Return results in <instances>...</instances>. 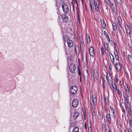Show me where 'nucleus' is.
<instances>
[{"label": "nucleus", "mask_w": 132, "mask_h": 132, "mask_svg": "<svg viewBox=\"0 0 132 132\" xmlns=\"http://www.w3.org/2000/svg\"><path fill=\"white\" fill-rule=\"evenodd\" d=\"M97 102L96 97L95 96L94 98L93 96L92 95V98L90 100V107L92 109V115L94 117L95 114V110L94 109L95 108V105Z\"/></svg>", "instance_id": "f257e3e1"}, {"label": "nucleus", "mask_w": 132, "mask_h": 132, "mask_svg": "<svg viewBox=\"0 0 132 132\" xmlns=\"http://www.w3.org/2000/svg\"><path fill=\"white\" fill-rule=\"evenodd\" d=\"M91 76L93 78L95 81H97L98 78V72L97 70L95 69L92 72H91Z\"/></svg>", "instance_id": "f03ea898"}, {"label": "nucleus", "mask_w": 132, "mask_h": 132, "mask_svg": "<svg viewBox=\"0 0 132 132\" xmlns=\"http://www.w3.org/2000/svg\"><path fill=\"white\" fill-rule=\"evenodd\" d=\"M90 7H93V5H94L95 9L96 11L98 12L99 10V6L95 1L93 0L90 1Z\"/></svg>", "instance_id": "7ed1b4c3"}, {"label": "nucleus", "mask_w": 132, "mask_h": 132, "mask_svg": "<svg viewBox=\"0 0 132 132\" xmlns=\"http://www.w3.org/2000/svg\"><path fill=\"white\" fill-rule=\"evenodd\" d=\"M78 90L77 87L76 86H72L70 89V93L72 95H74L77 92Z\"/></svg>", "instance_id": "20e7f679"}, {"label": "nucleus", "mask_w": 132, "mask_h": 132, "mask_svg": "<svg viewBox=\"0 0 132 132\" xmlns=\"http://www.w3.org/2000/svg\"><path fill=\"white\" fill-rule=\"evenodd\" d=\"M62 7L64 12L67 13L68 12L69 10L68 6L65 4H63L62 6Z\"/></svg>", "instance_id": "39448f33"}, {"label": "nucleus", "mask_w": 132, "mask_h": 132, "mask_svg": "<svg viewBox=\"0 0 132 132\" xmlns=\"http://www.w3.org/2000/svg\"><path fill=\"white\" fill-rule=\"evenodd\" d=\"M89 52L90 56L94 57L95 56V54L94 50V48L92 46H90L89 48Z\"/></svg>", "instance_id": "423d86ee"}, {"label": "nucleus", "mask_w": 132, "mask_h": 132, "mask_svg": "<svg viewBox=\"0 0 132 132\" xmlns=\"http://www.w3.org/2000/svg\"><path fill=\"white\" fill-rule=\"evenodd\" d=\"M76 69V66L75 64H71L70 65L69 69L71 72L72 73H74Z\"/></svg>", "instance_id": "0eeeda50"}, {"label": "nucleus", "mask_w": 132, "mask_h": 132, "mask_svg": "<svg viewBox=\"0 0 132 132\" xmlns=\"http://www.w3.org/2000/svg\"><path fill=\"white\" fill-rule=\"evenodd\" d=\"M61 18L62 19L63 21L65 23L67 22L68 20V18L67 15L65 14H63L61 16Z\"/></svg>", "instance_id": "6e6552de"}, {"label": "nucleus", "mask_w": 132, "mask_h": 132, "mask_svg": "<svg viewBox=\"0 0 132 132\" xmlns=\"http://www.w3.org/2000/svg\"><path fill=\"white\" fill-rule=\"evenodd\" d=\"M78 104V102L77 99H74L72 101V107L74 108L77 107Z\"/></svg>", "instance_id": "1a4fd4ad"}, {"label": "nucleus", "mask_w": 132, "mask_h": 132, "mask_svg": "<svg viewBox=\"0 0 132 132\" xmlns=\"http://www.w3.org/2000/svg\"><path fill=\"white\" fill-rule=\"evenodd\" d=\"M114 66L115 69L118 71H120L121 69V66L120 64L118 62H116Z\"/></svg>", "instance_id": "9d476101"}, {"label": "nucleus", "mask_w": 132, "mask_h": 132, "mask_svg": "<svg viewBox=\"0 0 132 132\" xmlns=\"http://www.w3.org/2000/svg\"><path fill=\"white\" fill-rule=\"evenodd\" d=\"M67 43L68 46L69 47H71L73 46V42L71 40L68 39L67 41Z\"/></svg>", "instance_id": "9b49d317"}, {"label": "nucleus", "mask_w": 132, "mask_h": 132, "mask_svg": "<svg viewBox=\"0 0 132 132\" xmlns=\"http://www.w3.org/2000/svg\"><path fill=\"white\" fill-rule=\"evenodd\" d=\"M118 22L117 23L118 27L120 26V25L122 24V20L120 16H118Z\"/></svg>", "instance_id": "f8f14e48"}, {"label": "nucleus", "mask_w": 132, "mask_h": 132, "mask_svg": "<svg viewBox=\"0 0 132 132\" xmlns=\"http://www.w3.org/2000/svg\"><path fill=\"white\" fill-rule=\"evenodd\" d=\"M84 77V79L86 80H88V71L86 70V71L84 72L83 73Z\"/></svg>", "instance_id": "ddd939ff"}, {"label": "nucleus", "mask_w": 132, "mask_h": 132, "mask_svg": "<svg viewBox=\"0 0 132 132\" xmlns=\"http://www.w3.org/2000/svg\"><path fill=\"white\" fill-rule=\"evenodd\" d=\"M106 118L108 123H110L111 122V118L110 113H107Z\"/></svg>", "instance_id": "4468645a"}, {"label": "nucleus", "mask_w": 132, "mask_h": 132, "mask_svg": "<svg viewBox=\"0 0 132 132\" xmlns=\"http://www.w3.org/2000/svg\"><path fill=\"white\" fill-rule=\"evenodd\" d=\"M63 39L64 42V45L65 44V43L66 41L68 39H69V38L68 36L67 35H63Z\"/></svg>", "instance_id": "2eb2a0df"}, {"label": "nucleus", "mask_w": 132, "mask_h": 132, "mask_svg": "<svg viewBox=\"0 0 132 132\" xmlns=\"http://www.w3.org/2000/svg\"><path fill=\"white\" fill-rule=\"evenodd\" d=\"M121 106L122 108L123 109V112H124V111L125 109L126 110H127L126 107L125 103L123 102L122 103H121Z\"/></svg>", "instance_id": "dca6fc26"}, {"label": "nucleus", "mask_w": 132, "mask_h": 132, "mask_svg": "<svg viewBox=\"0 0 132 132\" xmlns=\"http://www.w3.org/2000/svg\"><path fill=\"white\" fill-rule=\"evenodd\" d=\"M104 45L105 49L107 51H109V44L106 42H104Z\"/></svg>", "instance_id": "f3484780"}, {"label": "nucleus", "mask_w": 132, "mask_h": 132, "mask_svg": "<svg viewBox=\"0 0 132 132\" xmlns=\"http://www.w3.org/2000/svg\"><path fill=\"white\" fill-rule=\"evenodd\" d=\"M114 53L115 55V57L116 58V59L117 60V61H119V56L118 55L117 52L116 50L114 51Z\"/></svg>", "instance_id": "a211bd4d"}, {"label": "nucleus", "mask_w": 132, "mask_h": 132, "mask_svg": "<svg viewBox=\"0 0 132 132\" xmlns=\"http://www.w3.org/2000/svg\"><path fill=\"white\" fill-rule=\"evenodd\" d=\"M101 55L102 56L104 55H106V53L105 52H104V49L103 47H101Z\"/></svg>", "instance_id": "6ab92c4d"}, {"label": "nucleus", "mask_w": 132, "mask_h": 132, "mask_svg": "<svg viewBox=\"0 0 132 132\" xmlns=\"http://www.w3.org/2000/svg\"><path fill=\"white\" fill-rule=\"evenodd\" d=\"M128 59L131 64H132V57L130 55H127Z\"/></svg>", "instance_id": "aec40b11"}, {"label": "nucleus", "mask_w": 132, "mask_h": 132, "mask_svg": "<svg viewBox=\"0 0 132 132\" xmlns=\"http://www.w3.org/2000/svg\"><path fill=\"white\" fill-rule=\"evenodd\" d=\"M104 35L107 38L108 42H109L110 41V39L109 38V36L108 34L106 33V31H104Z\"/></svg>", "instance_id": "412c9836"}, {"label": "nucleus", "mask_w": 132, "mask_h": 132, "mask_svg": "<svg viewBox=\"0 0 132 132\" xmlns=\"http://www.w3.org/2000/svg\"><path fill=\"white\" fill-rule=\"evenodd\" d=\"M79 114L77 112L75 113L73 116V118L74 120L76 119L78 117Z\"/></svg>", "instance_id": "4be33fe9"}, {"label": "nucleus", "mask_w": 132, "mask_h": 132, "mask_svg": "<svg viewBox=\"0 0 132 132\" xmlns=\"http://www.w3.org/2000/svg\"><path fill=\"white\" fill-rule=\"evenodd\" d=\"M125 92L127 97H129L131 95V93L130 92V90H127V89H126Z\"/></svg>", "instance_id": "5701e85b"}, {"label": "nucleus", "mask_w": 132, "mask_h": 132, "mask_svg": "<svg viewBox=\"0 0 132 132\" xmlns=\"http://www.w3.org/2000/svg\"><path fill=\"white\" fill-rule=\"evenodd\" d=\"M79 129L78 127H75L74 128L72 132H79Z\"/></svg>", "instance_id": "b1692460"}, {"label": "nucleus", "mask_w": 132, "mask_h": 132, "mask_svg": "<svg viewBox=\"0 0 132 132\" xmlns=\"http://www.w3.org/2000/svg\"><path fill=\"white\" fill-rule=\"evenodd\" d=\"M106 126H105V127L106 128L105 129V132H111V131L110 130L109 128L108 125H107Z\"/></svg>", "instance_id": "393cba45"}, {"label": "nucleus", "mask_w": 132, "mask_h": 132, "mask_svg": "<svg viewBox=\"0 0 132 132\" xmlns=\"http://www.w3.org/2000/svg\"><path fill=\"white\" fill-rule=\"evenodd\" d=\"M124 97L125 103L127 104L129 103V101L128 97H125L124 96Z\"/></svg>", "instance_id": "a878e982"}, {"label": "nucleus", "mask_w": 132, "mask_h": 132, "mask_svg": "<svg viewBox=\"0 0 132 132\" xmlns=\"http://www.w3.org/2000/svg\"><path fill=\"white\" fill-rule=\"evenodd\" d=\"M102 28L104 29L106 28V24L104 22V20H103V22H102Z\"/></svg>", "instance_id": "bb28decb"}, {"label": "nucleus", "mask_w": 132, "mask_h": 132, "mask_svg": "<svg viewBox=\"0 0 132 132\" xmlns=\"http://www.w3.org/2000/svg\"><path fill=\"white\" fill-rule=\"evenodd\" d=\"M113 29L114 31L116 30L117 29L116 24L115 23H113L112 24Z\"/></svg>", "instance_id": "cd10ccee"}, {"label": "nucleus", "mask_w": 132, "mask_h": 132, "mask_svg": "<svg viewBox=\"0 0 132 132\" xmlns=\"http://www.w3.org/2000/svg\"><path fill=\"white\" fill-rule=\"evenodd\" d=\"M113 10L114 12L116 14H117V7L116 6H115V7H113Z\"/></svg>", "instance_id": "c85d7f7f"}, {"label": "nucleus", "mask_w": 132, "mask_h": 132, "mask_svg": "<svg viewBox=\"0 0 132 132\" xmlns=\"http://www.w3.org/2000/svg\"><path fill=\"white\" fill-rule=\"evenodd\" d=\"M86 36L87 37V44H88V43H89L90 42V36L89 35H87Z\"/></svg>", "instance_id": "c756f323"}, {"label": "nucleus", "mask_w": 132, "mask_h": 132, "mask_svg": "<svg viewBox=\"0 0 132 132\" xmlns=\"http://www.w3.org/2000/svg\"><path fill=\"white\" fill-rule=\"evenodd\" d=\"M117 123L118 125L119 126L121 127V123L120 121V120L118 118L116 120Z\"/></svg>", "instance_id": "7c9ffc66"}, {"label": "nucleus", "mask_w": 132, "mask_h": 132, "mask_svg": "<svg viewBox=\"0 0 132 132\" xmlns=\"http://www.w3.org/2000/svg\"><path fill=\"white\" fill-rule=\"evenodd\" d=\"M118 30L119 31L120 34L121 35H122V28L120 26H118Z\"/></svg>", "instance_id": "2f4dec72"}, {"label": "nucleus", "mask_w": 132, "mask_h": 132, "mask_svg": "<svg viewBox=\"0 0 132 132\" xmlns=\"http://www.w3.org/2000/svg\"><path fill=\"white\" fill-rule=\"evenodd\" d=\"M117 94L119 95L120 97H121L122 96V95L120 92L119 89H117Z\"/></svg>", "instance_id": "473e14b6"}, {"label": "nucleus", "mask_w": 132, "mask_h": 132, "mask_svg": "<svg viewBox=\"0 0 132 132\" xmlns=\"http://www.w3.org/2000/svg\"><path fill=\"white\" fill-rule=\"evenodd\" d=\"M110 58L112 63L114 64V56L111 57V58Z\"/></svg>", "instance_id": "72a5a7b5"}, {"label": "nucleus", "mask_w": 132, "mask_h": 132, "mask_svg": "<svg viewBox=\"0 0 132 132\" xmlns=\"http://www.w3.org/2000/svg\"><path fill=\"white\" fill-rule=\"evenodd\" d=\"M126 33L128 34H127V36H128L130 37L131 36V34H130V30H126Z\"/></svg>", "instance_id": "f704fd0d"}, {"label": "nucleus", "mask_w": 132, "mask_h": 132, "mask_svg": "<svg viewBox=\"0 0 132 132\" xmlns=\"http://www.w3.org/2000/svg\"><path fill=\"white\" fill-rule=\"evenodd\" d=\"M61 16H59V17L58 18V21L59 23H61L62 21L61 20Z\"/></svg>", "instance_id": "c9c22d12"}, {"label": "nucleus", "mask_w": 132, "mask_h": 132, "mask_svg": "<svg viewBox=\"0 0 132 132\" xmlns=\"http://www.w3.org/2000/svg\"><path fill=\"white\" fill-rule=\"evenodd\" d=\"M112 86H110V87L111 89L112 90H114L115 89V87L114 86V85L113 84V83H112Z\"/></svg>", "instance_id": "e433bc0d"}, {"label": "nucleus", "mask_w": 132, "mask_h": 132, "mask_svg": "<svg viewBox=\"0 0 132 132\" xmlns=\"http://www.w3.org/2000/svg\"><path fill=\"white\" fill-rule=\"evenodd\" d=\"M126 86L127 87H126L125 88V90H126V89H127V90H130V88L129 85H127Z\"/></svg>", "instance_id": "4c0bfd02"}, {"label": "nucleus", "mask_w": 132, "mask_h": 132, "mask_svg": "<svg viewBox=\"0 0 132 132\" xmlns=\"http://www.w3.org/2000/svg\"><path fill=\"white\" fill-rule=\"evenodd\" d=\"M125 28L126 31V30H130V28L128 25H127L126 26H125Z\"/></svg>", "instance_id": "58836bf2"}, {"label": "nucleus", "mask_w": 132, "mask_h": 132, "mask_svg": "<svg viewBox=\"0 0 132 132\" xmlns=\"http://www.w3.org/2000/svg\"><path fill=\"white\" fill-rule=\"evenodd\" d=\"M114 80L116 82H117L118 81V76H116L114 77Z\"/></svg>", "instance_id": "ea45409f"}, {"label": "nucleus", "mask_w": 132, "mask_h": 132, "mask_svg": "<svg viewBox=\"0 0 132 132\" xmlns=\"http://www.w3.org/2000/svg\"><path fill=\"white\" fill-rule=\"evenodd\" d=\"M110 109H111V111H115V109L114 107L112 106H110Z\"/></svg>", "instance_id": "a19ab883"}, {"label": "nucleus", "mask_w": 132, "mask_h": 132, "mask_svg": "<svg viewBox=\"0 0 132 132\" xmlns=\"http://www.w3.org/2000/svg\"><path fill=\"white\" fill-rule=\"evenodd\" d=\"M128 111L130 112H132V106H131L130 104V106L129 109H128Z\"/></svg>", "instance_id": "79ce46f5"}, {"label": "nucleus", "mask_w": 132, "mask_h": 132, "mask_svg": "<svg viewBox=\"0 0 132 132\" xmlns=\"http://www.w3.org/2000/svg\"><path fill=\"white\" fill-rule=\"evenodd\" d=\"M117 2L119 4H121V0H116Z\"/></svg>", "instance_id": "37998d69"}, {"label": "nucleus", "mask_w": 132, "mask_h": 132, "mask_svg": "<svg viewBox=\"0 0 132 132\" xmlns=\"http://www.w3.org/2000/svg\"><path fill=\"white\" fill-rule=\"evenodd\" d=\"M112 65L111 63H110V65L109 66V70L110 71H111L112 70Z\"/></svg>", "instance_id": "c03bdc74"}, {"label": "nucleus", "mask_w": 132, "mask_h": 132, "mask_svg": "<svg viewBox=\"0 0 132 132\" xmlns=\"http://www.w3.org/2000/svg\"><path fill=\"white\" fill-rule=\"evenodd\" d=\"M88 132H92L91 127H88Z\"/></svg>", "instance_id": "a18cd8bd"}, {"label": "nucleus", "mask_w": 132, "mask_h": 132, "mask_svg": "<svg viewBox=\"0 0 132 132\" xmlns=\"http://www.w3.org/2000/svg\"><path fill=\"white\" fill-rule=\"evenodd\" d=\"M129 123L130 126L132 127V120H129Z\"/></svg>", "instance_id": "49530a36"}, {"label": "nucleus", "mask_w": 132, "mask_h": 132, "mask_svg": "<svg viewBox=\"0 0 132 132\" xmlns=\"http://www.w3.org/2000/svg\"><path fill=\"white\" fill-rule=\"evenodd\" d=\"M109 55L110 58H111V57L113 56V55H112V53L110 52L109 53Z\"/></svg>", "instance_id": "de8ad7c7"}, {"label": "nucleus", "mask_w": 132, "mask_h": 132, "mask_svg": "<svg viewBox=\"0 0 132 132\" xmlns=\"http://www.w3.org/2000/svg\"><path fill=\"white\" fill-rule=\"evenodd\" d=\"M91 9L92 11V12H93V13H94V6H93V7H92V8L91 7Z\"/></svg>", "instance_id": "09e8293b"}, {"label": "nucleus", "mask_w": 132, "mask_h": 132, "mask_svg": "<svg viewBox=\"0 0 132 132\" xmlns=\"http://www.w3.org/2000/svg\"><path fill=\"white\" fill-rule=\"evenodd\" d=\"M128 132H131L132 131H131V129L130 128H128Z\"/></svg>", "instance_id": "8fccbe9b"}, {"label": "nucleus", "mask_w": 132, "mask_h": 132, "mask_svg": "<svg viewBox=\"0 0 132 132\" xmlns=\"http://www.w3.org/2000/svg\"><path fill=\"white\" fill-rule=\"evenodd\" d=\"M88 127H91V123L90 122H89V123L88 124Z\"/></svg>", "instance_id": "3c124183"}, {"label": "nucleus", "mask_w": 132, "mask_h": 132, "mask_svg": "<svg viewBox=\"0 0 132 132\" xmlns=\"http://www.w3.org/2000/svg\"><path fill=\"white\" fill-rule=\"evenodd\" d=\"M115 111H112L113 112V117H115Z\"/></svg>", "instance_id": "603ef678"}, {"label": "nucleus", "mask_w": 132, "mask_h": 132, "mask_svg": "<svg viewBox=\"0 0 132 132\" xmlns=\"http://www.w3.org/2000/svg\"><path fill=\"white\" fill-rule=\"evenodd\" d=\"M114 85H115V89H116V90H117V85H116V84L115 83H114Z\"/></svg>", "instance_id": "864d4df0"}, {"label": "nucleus", "mask_w": 132, "mask_h": 132, "mask_svg": "<svg viewBox=\"0 0 132 132\" xmlns=\"http://www.w3.org/2000/svg\"><path fill=\"white\" fill-rule=\"evenodd\" d=\"M78 74L81 76V72L79 70V69H78Z\"/></svg>", "instance_id": "5fc2aeb1"}, {"label": "nucleus", "mask_w": 132, "mask_h": 132, "mask_svg": "<svg viewBox=\"0 0 132 132\" xmlns=\"http://www.w3.org/2000/svg\"><path fill=\"white\" fill-rule=\"evenodd\" d=\"M79 48V47L77 45H76V46H75V50L76 51V48Z\"/></svg>", "instance_id": "6e6d98bb"}, {"label": "nucleus", "mask_w": 132, "mask_h": 132, "mask_svg": "<svg viewBox=\"0 0 132 132\" xmlns=\"http://www.w3.org/2000/svg\"><path fill=\"white\" fill-rule=\"evenodd\" d=\"M130 48L131 50H132V43L130 45Z\"/></svg>", "instance_id": "4d7b16f0"}, {"label": "nucleus", "mask_w": 132, "mask_h": 132, "mask_svg": "<svg viewBox=\"0 0 132 132\" xmlns=\"http://www.w3.org/2000/svg\"><path fill=\"white\" fill-rule=\"evenodd\" d=\"M120 132H125V130L124 129H123L122 130H121Z\"/></svg>", "instance_id": "13d9d810"}, {"label": "nucleus", "mask_w": 132, "mask_h": 132, "mask_svg": "<svg viewBox=\"0 0 132 132\" xmlns=\"http://www.w3.org/2000/svg\"><path fill=\"white\" fill-rule=\"evenodd\" d=\"M131 112H130L128 111V113L129 116H130L131 115Z\"/></svg>", "instance_id": "bf43d9fd"}, {"label": "nucleus", "mask_w": 132, "mask_h": 132, "mask_svg": "<svg viewBox=\"0 0 132 132\" xmlns=\"http://www.w3.org/2000/svg\"><path fill=\"white\" fill-rule=\"evenodd\" d=\"M80 42V43H84L83 40L82 39L81 40Z\"/></svg>", "instance_id": "052dcab7"}, {"label": "nucleus", "mask_w": 132, "mask_h": 132, "mask_svg": "<svg viewBox=\"0 0 132 132\" xmlns=\"http://www.w3.org/2000/svg\"><path fill=\"white\" fill-rule=\"evenodd\" d=\"M84 44V43H80V46H81V45L83 46Z\"/></svg>", "instance_id": "680f3d73"}, {"label": "nucleus", "mask_w": 132, "mask_h": 132, "mask_svg": "<svg viewBox=\"0 0 132 132\" xmlns=\"http://www.w3.org/2000/svg\"><path fill=\"white\" fill-rule=\"evenodd\" d=\"M87 128V127L86 126V123H85V129H86Z\"/></svg>", "instance_id": "e2e57ef3"}, {"label": "nucleus", "mask_w": 132, "mask_h": 132, "mask_svg": "<svg viewBox=\"0 0 132 132\" xmlns=\"http://www.w3.org/2000/svg\"><path fill=\"white\" fill-rule=\"evenodd\" d=\"M84 120H85V113H84Z\"/></svg>", "instance_id": "0e129e2a"}, {"label": "nucleus", "mask_w": 132, "mask_h": 132, "mask_svg": "<svg viewBox=\"0 0 132 132\" xmlns=\"http://www.w3.org/2000/svg\"><path fill=\"white\" fill-rule=\"evenodd\" d=\"M81 76H80V81H81Z\"/></svg>", "instance_id": "69168bd1"}, {"label": "nucleus", "mask_w": 132, "mask_h": 132, "mask_svg": "<svg viewBox=\"0 0 132 132\" xmlns=\"http://www.w3.org/2000/svg\"><path fill=\"white\" fill-rule=\"evenodd\" d=\"M85 113V110L84 111V112L83 111V114L84 115V113Z\"/></svg>", "instance_id": "338daca9"}, {"label": "nucleus", "mask_w": 132, "mask_h": 132, "mask_svg": "<svg viewBox=\"0 0 132 132\" xmlns=\"http://www.w3.org/2000/svg\"><path fill=\"white\" fill-rule=\"evenodd\" d=\"M107 3H110V2H109V1H107Z\"/></svg>", "instance_id": "774afa93"}]
</instances>
